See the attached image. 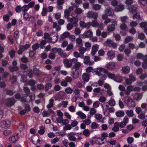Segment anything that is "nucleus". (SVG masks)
<instances>
[{
  "label": "nucleus",
  "mask_w": 147,
  "mask_h": 147,
  "mask_svg": "<svg viewBox=\"0 0 147 147\" xmlns=\"http://www.w3.org/2000/svg\"><path fill=\"white\" fill-rule=\"evenodd\" d=\"M124 102L129 107H133L136 106L135 102L130 97L126 96L124 97Z\"/></svg>",
  "instance_id": "nucleus-1"
},
{
  "label": "nucleus",
  "mask_w": 147,
  "mask_h": 147,
  "mask_svg": "<svg viewBox=\"0 0 147 147\" xmlns=\"http://www.w3.org/2000/svg\"><path fill=\"white\" fill-rule=\"evenodd\" d=\"M71 16L72 17L69 18L67 21V22H69L70 23H72L74 26L76 27L78 22V20L77 18L78 15H76V16H75L74 15L73 13H72Z\"/></svg>",
  "instance_id": "nucleus-2"
},
{
  "label": "nucleus",
  "mask_w": 147,
  "mask_h": 147,
  "mask_svg": "<svg viewBox=\"0 0 147 147\" xmlns=\"http://www.w3.org/2000/svg\"><path fill=\"white\" fill-rule=\"evenodd\" d=\"M104 44L106 46L112 47L114 49L117 48V44L110 39H107L104 42Z\"/></svg>",
  "instance_id": "nucleus-3"
},
{
  "label": "nucleus",
  "mask_w": 147,
  "mask_h": 147,
  "mask_svg": "<svg viewBox=\"0 0 147 147\" xmlns=\"http://www.w3.org/2000/svg\"><path fill=\"white\" fill-rule=\"evenodd\" d=\"M30 47L29 44H26L24 45H20L19 47V50L18 51V54H21L23 52L26 51Z\"/></svg>",
  "instance_id": "nucleus-4"
},
{
  "label": "nucleus",
  "mask_w": 147,
  "mask_h": 147,
  "mask_svg": "<svg viewBox=\"0 0 147 147\" xmlns=\"http://www.w3.org/2000/svg\"><path fill=\"white\" fill-rule=\"evenodd\" d=\"M94 72L97 75H99L102 74V73H108V70L102 67H98L93 70Z\"/></svg>",
  "instance_id": "nucleus-5"
},
{
  "label": "nucleus",
  "mask_w": 147,
  "mask_h": 147,
  "mask_svg": "<svg viewBox=\"0 0 147 147\" xmlns=\"http://www.w3.org/2000/svg\"><path fill=\"white\" fill-rule=\"evenodd\" d=\"M15 100L12 98H8L5 100V105L8 107L13 106L15 103Z\"/></svg>",
  "instance_id": "nucleus-6"
},
{
  "label": "nucleus",
  "mask_w": 147,
  "mask_h": 147,
  "mask_svg": "<svg viewBox=\"0 0 147 147\" xmlns=\"http://www.w3.org/2000/svg\"><path fill=\"white\" fill-rule=\"evenodd\" d=\"M111 23L112 24L107 27V30L109 32L114 31L115 29V26L117 25V22L115 20H113Z\"/></svg>",
  "instance_id": "nucleus-7"
},
{
  "label": "nucleus",
  "mask_w": 147,
  "mask_h": 147,
  "mask_svg": "<svg viewBox=\"0 0 147 147\" xmlns=\"http://www.w3.org/2000/svg\"><path fill=\"white\" fill-rule=\"evenodd\" d=\"M87 16L88 18H92L94 20H96L98 17V14L96 13L89 11L87 13Z\"/></svg>",
  "instance_id": "nucleus-8"
},
{
  "label": "nucleus",
  "mask_w": 147,
  "mask_h": 147,
  "mask_svg": "<svg viewBox=\"0 0 147 147\" xmlns=\"http://www.w3.org/2000/svg\"><path fill=\"white\" fill-rule=\"evenodd\" d=\"M83 57L84 58V63L85 64L90 65L94 63V62L93 61H90V59L88 56H86L84 57L82 56V58Z\"/></svg>",
  "instance_id": "nucleus-9"
},
{
  "label": "nucleus",
  "mask_w": 147,
  "mask_h": 147,
  "mask_svg": "<svg viewBox=\"0 0 147 147\" xmlns=\"http://www.w3.org/2000/svg\"><path fill=\"white\" fill-rule=\"evenodd\" d=\"M11 122L9 121L4 120L1 122V125L2 127L7 128L11 126Z\"/></svg>",
  "instance_id": "nucleus-10"
},
{
  "label": "nucleus",
  "mask_w": 147,
  "mask_h": 147,
  "mask_svg": "<svg viewBox=\"0 0 147 147\" xmlns=\"http://www.w3.org/2000/svg\"><path fill=\"white\" fill-rule=\"evenodd\" d=\"M80 25L81 27L88 29L91 25V23L89 22L86 23L83 21H81L80 22Z\"/></svg>",
  "instance_id": "nucleus-11"
},
{
  "label": "nucleus",
  "mask_w": 147,
  "mask_h": 147,
  "mask_svg": "<svg viewBox=\"0 0 147 147\" xmlns=\"http://www.w3.org/2000/svg\"><path fill=\"white\" fill-rule=\"evenodd\" d=\"M18 139V134H14L9 138V140L10 142L14 143L17 141Z\"/></svg>",
  "instance_id": "nucleus-12"
},
{
  "label": "nucleus",
  "mask_w": 147,
  "mask_h": 147,
  "mask_svg": "<svg viewBox=\"0 0 147 147\" xmlns=\"http://www.w3.org/2000/svg\"><path fill=\"white\" fill-rule=\"evenodd\" d=\"M105 13L109 16H113L114 14V12L113 9L110 7L107 8L105 11Z\"/></svg>",
  "instance_id": "nucleus-13"
},
{
  "label": "nucleus",
  "mask_w": 147,
  "mask_h": 147,
  "mask_svg": "<svg viewBox=\"0 0 147 147\" xmlns=\"http://www.w3.org/2000/svg\"><path fill=\"white\" fill-rule=\"evenodd\" d=\"M128 118L127 117L125 116L124 117L123 121L119 123V127L121 128H123L128 123Z\"/></svg>",
  "instance_id": "nucleus-14"
},
{
  "label": "nucleus",
  "mask_w": 147,
  "mask_h": 147,
  "mask_svg": "<svg viewBox=\"0 0 147 147\" xmlns=\"http://www.w3.org/2000/svg\"><path fill=\"white\" fill-rule=\"evenodd\" d=\"M125 9L124 5L120 3L116 7H115V11L117 12L122 11Z\"/></svg>",
  "instance_id": "nucleus-15"
},
{
  "label": "nucleus",
  "mask_w": 147,
  "mask_h": 147,
  "mask_svg": "<svg viewBox=\"0 0 147 147\" xmlns=\"http://www.w3.org/2000/svg\"><path fill=\"white\" fill-rule=\"evenodd\" d=\"M115 54V52L114 51L110 50L108 51L107 53L108 59L109 60H112L114 57Z\"/></svg>",
  "instance_id": "nucleus-16"
},
{
  "label": "nucleus",
  "mask_w": 147,
  "mask_h": 147,
  "mask_svg": "<svg viewBox=\"0 0 147 147\" xmlns=\"http://www.w3.org/2000/svg\"><path fill=\"white\" fill-rule=\"evenodd\" d=\"M82 79L83 82L85 83L89 81L90 79L89 74L87 73H84L82 75Z\"/></svg>",
  "instance_id": "nucleus-17"
},
{
  "label": "nucleus",
  "mask_w": 147,
  "mask_h": 147,
  "mask_svg": "<svg viewBox=\"0 0 147 147\" xmlns=\"http://www.w3.org/2000/svg\"><path fill=\"white\" fill-rule=\"evenodd\" d=\"M22 14L23 16V18L25 21H30V19L31 18H32L33 19H35L34 17L33 16H31L26 12L23 13Z\"/></svg>",
  "instance_id": "nucleus-18"
},
{
  "label": "nucleus",
  "mask_w": 147,
  "mask_h": 147,
  "mask_svg": "<svg viewBox=\"0 0 147 147\" xmlns=\"http://www.w3.org/2000/svg\"><path fill=\"white\" fill-rule=\"evenodd\" d=\"M93 35L92 32L88 30L84 33L83 35H82L81 36L80 35V37L82 38H88L90 37V38Z\"/></svg>",
  "instance_id": "nucleus-19"
},
{
  "label": "nucleus",
  "mask_w": 147,
  "mask_h": 147,
  "mask_svg": "<svg viewBox=\"0 0 147 147\" xmlns=\"http://www.w3.org/2000/svg\"><path fill=\"white\" fill-rule=\"evenodd\" d=\"M138 6L137 5H131L130 7H128L127 9L129 10V11L133 13L137 12V9H138Z\"/></svg>",
  "instance_id": "nucleus-20"
},
{
  "label": "nucleus",
  "mask_w": 147,
  "mask_h": 147,
  "mask_svg": "<svg viewBox=\"0 0 147 147\" xmlns=\"http://www.w3.org/2000/svg\"><path fill=\"white\" fill-rule=\"evenodd\" d=\"M142 96V94L139 93H136L133 96V98L135 100L139 101L141 99Z\"/></svg>",
  "instance_id": "nucleus-21"
},
{
  "label": "nucleus",
  "mask_w": 147,
  "mask_h": 147,
  "mask_svg": "<svg viewBox=\"0 0 147 147\" xmlns=\"http://www.w3.org/2000/svg\"><path fill=\"white\" fill-rule=\"evenodd\" d=\"M98 48V46L97 45H95L92 47L91 53V55L92 56H93L97 51Z\"/></svg>",
  "instance_id": "nucleus-22"
},
{
  "label": "nucleus",
  "mask_w": 147,
  "mask_h": 147,
  "mask_svg": "<svg viewBox=\"0 0 147 147\" xmlns=\"http://www.w3.org/2000/svg\"><path fill=\"white\" fill-rule=\"evenodd\" d=\"M63 63H64V65L66 67H70L72 66V64L70 63V61L67 59H65L63 60Z\"/></svg>",
  "instance_id": "nucleus-23"
},
{
  "label": "nucleus",
  "mask_w": 147,
  "mask_h": 147,
  "mask_svg": "<svg viewBox=\"0 0 147 147\" xmlns=\"http://www.w3.org/2000/svg\"><path fill=\"white\" fill-rule=\"evenodd\" d=\"M106 67L109 69H113L115 68V63L113 62H110L106 65Z\"/></svg>",
  "instance_id": "nucleus-24"
},
{
  "label": "nucleus",
  "mask_w": 147,
  "mask_h": 147,
  "mask_svg": "<svg viewBox=\"0 0 147 147\" xmlns=\"http://www.w3.org/2000/svg\"><path fill=\"white\" fill-rule=\"evenodd\" d=\"M91 25L94 27H95L98 26L101 28L103 27L102 24V23H100V24H99L98 23L96 20L92 21L91 23Z\"/></svg>",
  "instance_id": "nucleus-25"
},
{
  "label": "nucleus",
  "mask_w": 147,
  "mask_h": 147,
  "mask_svg": "<svg viewBox=\"0 0 147 147\" xmlns=\"http://www.w3.org/2000/svg\"><path fill=\"white\" fill-rule=\"evenodd\" d=\"M119 123L116 122L114 124V126L112 128V129L114 132H117L119 130Z\"/></svg>",
  "instance_id": "nucleus-26"
},
{
  "label": "nucleus",
  "mask_w": 147,
  "mask_h": 147,
  "mask_svg": "<svg viewBox=\"0 0 147 147\" xmlns=\"http://www.w3.org/2000/svg\"><path fill=\"white\" fill-rule=\"evenodd\" d=\"M76 114L79 116L82 119H85L86 117V115L81 111H79L77 112Z\"/></svg>",
  "instance_id": "nucleus-27"
},
{
  "label": "nucleus",
  "mask_w": 147,
  "mask_h": 147,
  "mask_svg": "<svg viewBox=\"0 0 147 147\" xmlns=\"http://www.w3.org/2000/svg\"><path fill=\"white\" fill-rule=\"evenodd\" d=\"M121 70L123 74H127L129 71L130 68L128 66L123 67Z\"/></svg>",
  "instance_id": "nucleus-28"
},
{
  "label": "nucleus",
  "mask_w": 147,
  "mask_h": 147,
  "mask_svg": "<svg viewBox=\"0 0 147 147\" xmlns=\"http://www.w3.org/2000/svg\"><path fill=\"white\" fill-rule=\"evenodd\" d=\"M76 42L77 45L76 46L78 47H82L83 44H82V40L80 38H78L76 39Z\"/></svg>",
  "instance_id": "nucleus-29"
},
{
  "label": "nucleus",
  "mask_w": 147,
  "mask_h": 147,
  "mask_svg": "<svg viewBox=\"0 0 147 147\" xmlns=\"http://www.w3.org/2000/svg\"><path fill=\"white\" fill-rule=\"evenodd\" d=\"M54 102V100L51 98L49 100V104H48L47 106V107L48 109L52 107L53 106V102Z\"/></svg>",
  "instance_id": "nucleus-30"
},
{
  "label": "nucleus",
  "mask_w": 147,
  "mask_h": 147,
  "mask_svg": "<svg viewBox=\"0 0 147 147\" xmlns=\"http://www.w3.org/2000/svg\"><path fill=\"white\" fill-rule=\"evenodd\" d=\"M70 13L67 10H65L64 11V16L65 18L67 20V21L70 18L69 16Z\"/></svg>",
  "instance_id": "nucleus-31"
},
{
  "label": "nucleus",
  "mask_w": 147,
  "mask_h": 147,
  "mask_svg": "<svg viewBox=\"0 0 147 147\" xmlns=\"http://www.w3.org/2000/svg\"><path fill=\"white\" fill-rule=\"evenodd\" d=\"M78 49L80 53L82 56H83V55L86 50V49L84 47H80Z\"/></svg>",
  "instance_id": "nucleus-32"
},
{
  "label": "nucleus",
  "mask_w": 147,
  "mask_h": 147,
  "mask_svg": "<svg viewBox=\"0 0 147 147\" xmlns=\"http://www.w3.org/2000/svg\"><path fill=\"white\" fill-rule=\"evenodd\" d=\"M58 39V36L57 35H54L52 38L51 37L50 40H51V42H52L53 43L56 42Z\"/></svg>",
  "instance_id": "nucleus-33"
},
{
  "label": "nucleus",
  "mask_w": 147,
  "mask_h": 147,
  "mask_svg": "<svg viewBox=\"0 0 147 147\" xmlns=\"http://www.w3.org/2000/svg\"><path fill=\"white\" fill-rule=\"evenodd\" d=\"M80 66V63L79 62H77L75 63L74 65L73 66V68H74L75 69V70L77 71L79 70Z\"/></svg>",
  "instance_id": "nucleus-34"
},
{
  "label": "nucleus",
  "mask_w": 147,
  "mask_h": 147,
  "mask_svg": "<svg viewBox=\"0 0 147 147\" xmlns=\"http://www.w3.org/2000/svg\"><path fill=\"white\" fill-rule=\"evenodd\" d=\"M53 28H55L57 31H59L61 29V27L58 25L57 24L56 22L53 23Z\"/></svg>",
  "instance_id": "nucleus-35"
},
{
  "label": "nucleus",
  "mask_w": 147,
  "mask_h": 147,
  "mask_svg": "<svg viewBox=\"0 0 147 147\" xmlns=\"http://www.w3.org/2000/svg\"><path fill=\"white\" fill-rule=\"evenodd\" d=\"M116 115L117 117H123L124 115V112L122 111H118L116 113Z\"/></svg>",
  "instance_id": "nucleus-36"
},
{
  "label": "nucleus",
  "mask_w": 147,
  "mask_h": 147,
  "mask_svg": "<svg viewBox=\"0 0 147 147\" xmlns=\"http://www.w3.org/2000/svg\"><path fill=\"white\" fill-rule=\"evenodd\" d=\"M33 73L36 76H39L41 74V71L38 69L36 68L33 69Z\"/></svg>",
  "instance_id": "nucleus-37"
},
{
  "label": "nucleus",
  "mask_w": 147,
  "mask_h": 147,
  "mask_svg": "<svg viewBox=\"0 0 147 147\" xmlns=\"http://www.w3.org/2000/svg\"><path fill=\"white\" fill-rule=\"evenodd\" d=\"M101 7V5L98 4H95L93 5V9L95 10H99Z\"/></svg>",
  "instance_id": "nucleus-38"
},
{
  "label": "nucleus",
  "mask_w": 147,
  "mask_h": 147,
  "mask_svg": "<svg viewBox=\"0 0 147 147\" xmlns=\"http://www.w3.org/2000/svg\"><path fill=\"white\" fill-rule=\"evenodd\" d=\"M70 35V33L68 32H65L62 34L61 35V37L62 39H63L65 38L68 37Z\"/></svg>",
  "instance_id": "nucleus-39"
},
{
  "label": "nucleus",
  "mask_w": 147,
  "mask_h": 147,
  "mask_svg": "<svg viewBox=\"0 0 147 147\" xmlns=\"http://www.w3.org/2000/svg\"><path fill=\"white\" fill-rule=\"evenodd\" d=\"M106 142L107 143H109L112 145H114L116 144L117 143L116 141L114 139H111L110 141L106 140Z\"/></svg>",
  "instance_id": "nucleus-40"
},
{
  "label": "nucleus",
  "mask_w": 147,
  "mask_h": 147,
  "mask_svg": "<svg viewBox=\"0 0 147 147\" xmlns=\"http://www.w3.org/2000/svg\"><path fill=\"white\" fill-rule=\"evenodd\" d=\"M108 104L111 106H114L115 105V102L113 98H111L108 101Z\"/></svg>",
  "instance_id": "nucleus-41"
},
{
  "label": "nucleus",
  "mask_w": 147,
  "mask_h": 147,
  "mask_svg": "<svg viewBox=\"0 0 147 147\" xmlns=\"http://www.w3.org/2000/svg\"><path fill=\"white\" fill-rule=\"evenodd\" d=\"M33 71L31 69H29L28 71L27 75L30 78H32L33 76Z\"/></svg>",
  "instance_id": "nucleus-42"
},
{
  "label": "nucleus",
  "mask_w": 147,
  "mask_h": 147,
  "mask_svg": "<svg viewBox=\"0 0 147 147\" xmlns=\"http://www.w3.org/2000/svg\"><path fill=\"white\" fill-rule=\"evenodd\" d=\"M27 95H25V94H23L22 95V96L21 97L20 101L22 102H28L26 100V98Z\"/></svg>",
  "instance_id": "nucleus-43"
},
{
  "label": "nucleus",
  "mask_w": 147,
  "mask_h": 147,
  "mask_svg": "<svg viewBox=\"0 0 147 147\" xmlns=\"http://www.w3.org/2000/svg\"><path fill=\"white\" fill-rule=\"evenodd\" d=\"M47 43L46 41L45 40H42L39 45L41 49H43L45 47V45Z\"/></svg>",
  "instance_id": "nucleus-44"
},
{
  "label": "nucleus",
  "mask_w": 147,
  "mask_h": 147,
  "mask_svg": "<svg viewBox=\"0 0 147 147\" xmlns=\"http://www.w3.org/2000/svg\"><path fill=\"white\" fill-rule=\"evenodd\" d=\"M9 68L10 71L11 72H13L14 71H17L18 69V67L16 66L14 67L10 66L9 67Z\"/></svg>",
  "instance_id": "nucleus-45"
},
{
  "label": "nucleus",
  "mask_w": 147,
  "mask_h": 147,
  "mask_svg": "<svg viewBox=\"0 0 147 147\" xmlns=\"http://www.w3.org/2000/svg\"><path fill=\"white\" fill-rule=\"evenodd\" d=\"M74 25L71 23H69L66 26L67 29L68 30H71L73 28Z\"/></svg>",
  "instance_id": "nucleus-46"
},
{
  "label": "nucleus",
  "mask_w": 147,
  "mask_h": 147,
  "mask_svg": "<svg viewBox=\"0 0 147 147\" xmlns=\"http://www.w3.org/2000/svg\"><path fill=\"white\" fill-rule=\"evenodd\" d=\"M83 10L80 8H76L75 11L74 12L75 13L77 14V15H79L82 12Z\"/></svg>",
  "instance_id": "nucleus-47"
},
{
  "label": "nucleus",
  "mask_w": 147,
  "mask_h": 147,
  "mask_svg": "<svg viewBox=\"0 0 147 147\" xmlns=\"http://www.w3.org/2000/svg\"><path fill=\"white\" fill-rule=\"evenodd\" d=\"M128 20V18L127 16H123L121 17V21L123 23H125L126 22L127 20Z\"/></svg>",
  "instance_id": "nucleus-48"
},
{
  "label": "nucleus",
  "mask_w": 147,
  "mask_h": 147,
  "mask_svg": "<svg viewBox=\"0 0 147 147\" xmlns=\"http://www.w3.org/2000/svg\"><path fill=\"white\" fill-rule=\"evenodd\" d=\"M40 129L38 130V133L41 135L45 133V127L43 126H41L40 127Z\"/></svg>",
  "instance_id": "nucleus-49"
},
{
  "label": "nucleus",
  "mask_w": 147,
  "mask_h": 147,
  "mask_svg": "<svg viewBox=\"0 0 147 147\" xmlns=\"http://www.w3.org/2000/svg\"><path fill=\"white\" fill-rule=\"evenodd\" d=\"M125 86L126 85H129L131 84L132 81L129 78H125Z\"/></svg>",
  "instance_id": "nucleus-50"
},
{
  "label": "nucleus",
  "mask_w": 147,
  "mask_h": 147,
  "mask_svg": "<svg viewBox=\"0 0 147 147\" xmlns=\"http://www.w3.org/2000/svg\"><path fill=\"white\" fill-rule=\"evenodd\" d=\"M23 90L27 95L29 94L30 92V89L27 87H25L23 88Z\"/></svg>",
  "instance_id": "nucleus-51"
},
{
  "label": "nucleus",
  "mask_w": 147,
  "mask_h": 147,
  "mask_svg": "<svg viewBox=\"0 0 147 147\" xmlns=\"http://www.w3.org/2000/svg\"><path fill=\"white\" fill-rule=\"evenodd\" d=\"M73 77L75 79H76L78 78L79 77V73L78 71L76 70L73 71Z\"/></svg>",
  "instance_id": "nucleus-52"
},
{
  "label": "nucleus",
  "mask_w": 147,
  "mask_h": 147,
  "mask_svg": "<svg viewBox=\"0 0 147 147\" xmlns=\"http://www.w3.org/2000/svg\"><path fill=\"white\" fill-rule=\"evenodd\" d=\"M98 125L95 122L92 123L90 126L91 128L93 129H96L98 128Z\"/></svg>",
  "instance_id": "nucleus-53"
},
{
  "label": "nucleus",
  "mask_w": 147,
  "mask_h": 147,
  "mask_svg": "<svg viewBox=\"0 0 147 147\" xmlns=\"http://www.w3.org/2000/svg\"><path fill=\"white\" fill-rule=\"evenodd\" d=\"M83 134L86 136L88 137L90 135V131L88 129H85L83 131Z\"/></svg>",
  "instance_id": "nucleus-54"
},
{
  "label": "nucleus",
  "mask_w": 147,
  "mask_h": 147,
  "mask_svg": "<svg viewBox=\"0 0 147 147\" xmlns=\"http://www.w3.org/2000/svg\"><path fill=\"white\" fill-rule=\"evenodd\" d=\"M22 11L23 13L26 12L29 9L28 6L27 5H25L22 7Z\"/></svg>",
  "instance_id": "nucleus-55"
},
{
  "label": "nucleus",
  "mask_w": 147,
  "mask_h": 147,
  "mask_svg": "<svg viewBox=\"0 0 147 147\" xmlns=\"http://www.w3.org/2000/svg\"><path fill=\"white\" fill-rule=\"evenodd\" d=\"M52 87V85L51 83H48L46 84L45 89L46 92H47L48 90L50 89Z\"/></svg>",
  "instance_id": "nucleus-56"
},
{
  "label": "nucleus",
  "mask_w": 147,
  "mask_h": 147,
  "mask_svg": "<svg viewBox=\"0 0 147 147\" xmlns=\"http://www.w3.org/2000/svg\"><path fill=\"white\" fill-rule=\"evenodd\" d=\"M36 51L35 50H32L29 52V56L30 57H33L36 54Z\"/></svg>",
  "instance_id": "nucleus-57"
},
{
  "label": "nucleus",
  "mask_w": 147,
  "mask_h": 147,
  "mask_svg": "<svg viewBox=\"0 0 147 147\" xmlns=\"http://www.w3.org/2000/svg\"><path fill=\"white\" fill-rule=\"evenodd\" d=\"M97 75L99 76L100 78L102 79V80H105L107 78V75L105 74H101Z\"/></svg>",
  "instance_id": "nucleus-58"
},
{
  "label": "nucleus",
  "mask_w": 147,
  "mask_h": 147,
  "mask_svg": "<svg viewBox=\"0 0 147 147\" xmlns=\"http://www.w3.org/2000/svg\"><path fill=\"white\" fill-rule=\"evenodd\" d=\"M15 51L13 50L12 49L9 52V54L11 57L12 58H13L15 54Z\"/></svg>",
  "instance_id": "nucleus-59"
},
{
  "label": "nucleus",
  "mask_w": 147,
  "mask_h": 147,
  "mask_svg": "<svg viewBox=\"0 0 147 147\" xmlns=\"http://www.w3.org/2000/svg\"><path fill=\"white\" fill-rule=\"evenodd\" d=\"M126 114L129 117H132L134 115L133 111L131 110L127 111Z\"/></svg>",
  "instance_id": "nucleus-60"
},
{
  "label": "nucleus",
  "mask_w": 147,
  "mask_h": 147,
  "mask_svg": "<svg viewBox=\"0 0 147 147\" xmlns=\"http://www.w3.org/2000/svg\"><path fill=\"white\" fill-rule=\"evenodd\" d=\"M65 91L67 94H71L72 93L73 90L70 87H68L65 89Z\"/></svg>",
  "instance_id": "nucleus-61"
},
{
  "label": "nucleus",
  "mask_w": 147,
  "mask_h": 147,
  "mask_svg": "<svg viewBox=\"0 0 147 147\" xmlns=\"http://www.w3.org/2000/svg\"><path fill=\"white\" fill-rule=\"evenodd\" d=\"M138 38L140 40H143L145 38V35L143 33H140L138 35Z\"/></svg>",
  "instance_id": "nucleus-62"
},
{
  "label": "nucleus",
  "mask_w": 147,
  "mask_h": 147,
  "mask_svg": "<svg viewBox=\"0 0 147 147\" xmlns=\"http://www.w3.org/2000/svg\"><path fill=\"white\" fill-rule=\"evenodd\" d=\"M138 24L137 22L135 21H132L130 22V25L132 28H133L136 26Z\"/></svg>",
  "instance_id": "nucleus-63"
},
{
  "label": "nucleus",
  "mask_w": 147,
  "mask_h": 147,
  "mask_svg": "<svg viewBox=\"0 0 147 147\" xmlns=\"http://www.w3.org/2000/svg\"><path fill=\"white\" fill-rule=\"evenodd\" d=\"M133 39V38L130 36H128L125 39V42L126 43L131 41Z\"/></svg>",
  "instance_id": "nucleus-64"
}]
</instances>
